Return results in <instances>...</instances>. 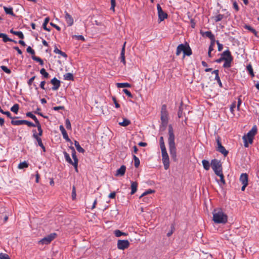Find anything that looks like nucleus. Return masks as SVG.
Instances as JSON below:
<instances>
[{
	"mask_svg": "<svg viewBox=\"0 0 259 259\" xmlns=\"http://www.w3.org/2000/svg\"><path fill=\"white\" fill-rule=\"evenodd\" d=\"M175 135L172 127L171 125L168 126V143L169 147V151L171 158L174 161H177V149L175 142Z\"/></svg>",
	"mask_w": 259,
	"mask_h": 259,
	"instance_id": "f257e3e1",
	"label": "nucleus"
},
{
	"mask_svg": "<svg viewBox=\"0 0 259 259\" xmlns=\"http://www.w3.org/2000/svg\"><path fill=\"white\" fill-rule=\"evenodd\" d=\"M221 57L214 61L215 62L220 63L223 61L225 62L223 64V67L228 68L231 66V63L233 61V58L231 55L230 51L228 49L221 54Z\"/></svg>",
	"mask_w": 259,
	"mask_h": 259,
	"instance_id": "f03ea898",
	"label": "nucleus"
},
{
	"mask_svg": "<svg viewBox=\"0 0 259 259\" xmlns=\"http://www.w3.org/2000/svg\"><path fill=\"white\" fill-rule=\"evenodd\" d=\"M213 221L217 224H225L228 220V216L221 208L214 209L213 212Z\"/></svg>",
	"mask_w": 259,
	"mask_h": 259,
	"instance_id": "7ed1b4c3",
	"label": "nucleus"
},
{
	"mask_svg": "<svg viewBox=\"0 0 259 259\" xmlns=\"http://www.w3.org/2000/svg\"><path fill=\"white\" fill-rule=\"evenodd\" d=\"M182 52H183V57H185V56H190L192 54L191 49L187 42L180 44L177 47L176 55L179 56Z\"/></svg>",
	"mask_w": 259,
	"mask_h": 259,
	"instance_id": "20e7f679",
	"label": "nucleus"
},
{
	"mask_svg": "<svg viewBox=\"0 0 259 259\" xmlns=\"http://www.w3.org/2000/svg\"><path fill=\"white\" fill-rule=\"evenodd\" d=\"M160 119L161 124L163 126H166L168 121V114L167 110V107L165 104H163L161 106L160 111Z\"/></svg>",
	"mask_w": 259,
	"mask_h": 259,
	"instance_id": "39448f33",
	"label": "nucleus"
},
{
	"mask_svg": "<svg viewBox=\"0 0 259 259\" xmlns=\"http://www.w3.org/2000/svg\"><path fill=\"white\" fill-rule=\"evenodd\" d=\"M210 164L215 175L219 172L223 171L222 163L220 160L217 159H213L211 160Z\"/></svg>",
	"mask_w": 259,
	"mask_h": 259,
	"instance_id": "423d86ee",
	"label": "nucleus"
},
{
	"mask_svg": "<svg viewBox=\"0 0 259 259\" xmlns=\"http://www.w3.org/2000/svg\"><path fill=\"white\" fill-rule=\"evenodd\" d=\"M161 155L164 168L167 170L169 167V158L166 149L161 150Z\"/></svg>",
	"mask_w": 259,
	"mask_h": 259,
	"instance_id": "0eeeda50",
	"label": "nucleus"
},
{
	"mask_svg": "<svg viewBox=\"0 0 259 259\" xmlns=\"http://www.w3.org/2000/svg\"><path fill=\"white\" fill-rule=\"evenodd\" d=\"M57 236V234L55 233H51L46 237H44L40 241H39V244H49Z\"/></svg>",
	"mask_w": 259,
	"mask_h": 259,
	"instance_id": "6e6552de",
	"label": "nucleus"
},
{
	"mask_svg": "<svg viewBox=\"0 0 259 259\" xmlns=\"http://www.w3.org/2000/svg\"><path fill=\"white\" fill-rule=\"evenodd\" d=\"M157 9L158 12V19L160 22L167 18V14L162 10L159 4L157 5Z\"/></svg>",
	"mask_w": 259,
	"mask_h": 259,
	"instance_id": "1a4fd4ad",
	"label": "nucleus"
},
{
	"mask_svg": "<svg viewBox=\"0 0 259 259\" xmlns=\"http://www.w3.org/2000/svg\"><path fill=\"white\" fill-rule=\"evenodd\" d=\"M130 246V242L127 240H119L117 242V248L119 249L124 250Z\"/></svg>",
	"mask_w": 259,
	"mask_h": 259,
	"instance_id": "9d476101",
	"label": "nucleus"
},
{
	"mask_svg": "<svg viewBox=\"0 0 259 259\" xmlns=\"http://www.w3.org/2000/svg\"><path fill=\"white\" fill-rule=\"evenodd\" d=\"M253 138H254L252 137V136H251L248 134H247L246 135H244L242 137L244 142V147H248V144H252L253 142Z\"/></svg>",
	"mask_w": 259,
	"mask_h": 259,
	"instance_id": "9b49d317",
	"label": "nucleus"
},
{
	"mask_svg": "<svg viewBox=\"0 0 259 259\" xmlns=\"http://www.w3.org/2000/svg\"><path fill=\"white\" fill-rule=\"evenodd\" d=\"M230 13L227 12L225 14H218L216 16L213 17V19L215 22H218L222 20L224 18H227L230 16Z\"/></svg>",
	"mask_w": 259,
	"mask_h": 259,
	"instance_id": "f8f14e48",
	"label": "nucleus"
},
{
	"mask_svg": "<svg viewBox=\"0 0 259 259\" xmlns=\"http://www.w3.org/2000/svg\"><path fill=\"white\" fill-rule=\"evenodd\" d=\"M65 19L67 23L68 26H71L73 25L74 20L72 17L68 14L66 11L65 12Z\"/></svg>",
	"mask_w": 259,
	"mask_h": 259,
	"instance_id": "ddd939ff",
	"label": "nucleus"
},
{
	"mask_svg": "<svg viewBox=\"0 0 259 259\" xmlns=\"http://www.w3.org/2000/svg\"><path fill=\"white\" fill-rule=\"evenodd\" d=\"M51 83L54 85L52 87V90L54 91L57 90L60 87V81L56 77L53 78L51 80Z\"/></svg>",
	"mask_w": 259,
	"mask_h": 259,
	"instance_id": "4468645a",
	"label": "nucleus"
},
{
	"mask_svg": "<svg viewBox=\"0 0 259 259\" xmlns=\"http://www.w3.org/2000/svg\"><path fill=\"white\" fill-rule=\"evenodd\" d=\"M239 181L242 184H248V178L247 174L246 173L242 174L240 176Z\"/></svg>",
	"mask_w": 259,
	"mask_h": 259,
	"instance_id": "2eb2a0df",
	"label": "nucleus"
},
{
	"mask_svg": "<svg viewBox=\"0 0 259 259\" xmlns=\"http://www.w3.org/2000/svg\"><path fill=\"white\" fill-rule=\"evenodd\" d=\"M125 44L126 42H124L121 51L120 53V61L122 62L124 65H125L126 61L125 59Z\"/></svg>",
	"mask_w": 259,
	"mask_h": 259,
	"instance_id": "dca6fc26",
	"label": "nucleus"
},
{
	"mask_svg": "<svg viewBox=\"0 0 259 259\" xmlns=\"http://www.w3.org/2000/svg\"><path fill=\"white\" fill-rule=\"evenodd\" d=\"M59 129L63 135V138L65 139L66 140V141L67 142H71V140L69 139V138L68 136V134H67L66 130H65L64 126L62 125H60L59 126Z\"/></svg>",
	"mask_w": 259,
	"mask_h": 259,
	"instance_id": "f3484780",
	"label": "nucleus"
},
{
	"mask_svg": "<svg viewBox=\"0 0 259 259\" xmlns=\"http://www.w3.org/2000/svg\"><path fill=\"white\" fill-rule=\"evenodd\" d=\"M219 70H214L212 72V74H215V78L214 79L217 81L219 87L220 88H223V84L222 83L221 80L220 79V76L219 75Z\"/></svg>",
	"mask_w": 259,
	"mask_h": 259,
	"instance_id": "a211bd4d",
	"label": "nucleus"
},
{
	"mask_svg": "<svg viewBox=\"0 0 259 259\" xmlns=\"http://www.w3.org/2000/svg\"><path fill=\"white\" fill-rule=\"evenodd\" d=\"M126 170V166L125 165H122L116 171V176H122L124 175Z\"/></svg>",
	"mask_w": 259,
	"mask_h": 259,
	"instance_id": "6ab92c4d",
	"label": "nucleus"
},
{
	"mask_svg": "<svg viewBox=\"0 0 259 259\" xmlns=\"http://www.w3.org/2000/svg\"><path fill=\"white\" fill-rule=\"evenodd\" d=\"M131 194H134L137 191L138 183L137 182L131 181Z\"/></svg>",
	"mask_w": 259,
	"mask_h": 259,
	"instance_id": "aec40b11",
	"label": "nucleus"
},
{
	"mask_svg": "<svg viewBox=\"0 0 259 259\" xmlns=\"http://www.w3.org/2000/svg\"><path fill=\"white\" fill-rule=\"evenodd\" d=\"M200 33L203 36L205 35L207 37L209 38L210 40L215 39L214 35L210 31H205V32H202L201 31Z\"/></svg>",
	"mask_w": 259,
	"mask_h": 259,
	"instance_id": "412c9836",
	"label": "nucleus"
},
{
	"mask_svg": "<svg viewBox=\"0 0 259 259\" xmlns=\"http://www.w3.org/2000/svg\"><path fill=\"white\" fill-rule=\"evenodd\" d=\"M10 32L19 37V38L21 39H23L24 38V34H23L22 32L21 31H14L13 29H11Z\"/></svg>",
	"mask_w": 259,
	"mask_h": 259,
	"instance_id": "4be33fe9",
	"label": "nucleus"
},
{
	"mask_svg": "<svg viewBox=\"0 0 259 259\" xmlns=\"http://www.w3.org/2000/svg\"><path fill=\"white\" fill-rule=\"evenodd\" d=\"M70 148L72 150L71 155H72V158L73 159V162H78V159L76 155V152H75V149L72 146H70Z\"/></svg>",
	"mask_w": 259,
	"mask_h": 259,
	"instance_id": "5701e85b",
	"label": "nucleus"
},
{
	"mask_svg": "<svg viewBox=\"0 0 259 259\" xmlns=\"http://www.w3.org/2000/svg\"><path fill=\"white\" fill-rule=\"evenodd\" d=\"M26 115L27 117H29L31 118H32L35 122L36 124L39 123L38 120L36 118V117L33 115L31 112H28L26 113Z\"/></svg>",
	"mask_w": 259,
	"mask_h": 259,
	"instance_id": "b1692460",
	"label": "nucleus"
},
{
	"mask_svg": "<svg viewBox=\"0 0 259 259\" xmlns=\"http://www.w3.org/2000/svg\"><path fill=\"white\" fill-rule=\"evenodd\" d=\"M217 150L219 152L221 153L224 155V156H226L228 154V151L225 149V148L222 146L219 148H217Z\"/></svg>",
	"mask_w": 259,
	"mask_h": 259,
	"instance_id": "393cba45",
	"label": "nucleus"
},
{
	"mask_svg": "<svg viewBox=\"0 0 259 259\" xmlns=\"http://www.w3.org/2000/svg\"><path fill=\"white\" fill-rule=\"evenodd\" d=\"M63 154L64 155L65 160L69 164H70L71 165L73 164V161L71 159V158L69 156V154L68 153H67L66 151H64Z\"/></svg>",
	"mask_w": 259,
	"mask_h": 259,
	"instance_id": "a878e982",
	"label": "nucleus"
},
{
	"mask_svg": "<svg viewBox=\"0 0 259 259\" xmlns=\"http://www.w3.org/2000/svg\"><path fill=\"white\" fill-rule=\"evenodd\" d=\"M116 86L118 88H131V84L127 82H123V83H117Z\"/></svg>",
	"mask_w": 259,
	"mask_h": 259,
	"instance_id": "bb28decb",
	"label": "nucleus"
},
{
	"mask_svg": "<svg viewBox=\"0 0 259 259\" xmlns=\"http://www.w3.org/2000/svg\"><path fill=\"white\" fill-rule=\"evenodd\" d=\"M74 145L78 152L82 153L84 152V150L80 146L78 142L75 141Z\"/></svg>",
	"mask_w": 259,
	"mask_h": 259,
	"instance_id": "cd10ccee",
	"label": "nucleus"
},
{
	"mask_svg": "<svg viewBox=\"0 0 259 259\" xmlns=\"http://www.w3.org/2000/svg\"><path fill=\"white\" fill-rule=\"evenodd\" d=\"M0 38H3V40L4 42H6L9 41H13V39L9 38L7 35L5 33H0Z\"/></svg>",
	"mask_w": 259,
	"mask_h": 259,
	"instance_id": "c85d7f7f",
	"label": "nucleus"
},
{
	"mask_svg": "<svg viewBox=\"0 0 259 259\" xmlns=\"http://www.w3.org/2000/svg\"><path fill=\"white\" fill-rule=\"evenodd\" d=\"M4 9L5 10V13L7 14H9L12 16H15V14L13 12V8L12 7L8 8L6 7H4Z\"/></svg>",
	"mask_w": 259,
	"mask_h": 259,
	"instance_id": "c756f323",
	"label": "nucleus"
},
{
	"mask_svg": "<svg viewBox=\"0 0 259 259\" xmlns=\"http://www.w3.org/2000/svg\"><path fill=\"white\" fill-rule=\"evenodd\" d=\"M54 52V53H55L56 54H60V55H61L62 57H63L64 58H67V55L65 53H64V52H62V51L60 50L59 49H58L56 46H55V47Z\"/></svg>",
	"mask_w": 259,
	"mask_h": 259,
	"instance_id": "7c9ffc66",
	"label": "nucleus"
},
{
	"mask_svg": "<svg viewBox=\"0 0 259 259\" xmlns=\"http://www.w3.org/2000/svg\"><path fill=\"white\" fill-rule=\"evenodd\" d=\"M256 133L257 127L255 125H254L252 127L251 130L248 132L247 134L252 136V137L254 138V136L256 135Z\"/></svg>",
	"mask_w": 259,
	"mask_h": 259,
	"instance_id": "2f4dec72",
	"label": "nucleus"
},
{
	"mask_svg": "<svg viewBox=\"0 0 259 259\" xmlns=\"http://www.w3.org/2000/svg\"><path fill=\"white\" fill-rule=\"evenodd\" d=\"M202 165L203 166V168L206 170H208L210 168V163L207 160H203L202 161Z\"/></svg>",
	"mask_w": 259,
	"mask_h": 259,
	"instance_id": "473e14b6",
	"label": "nucleus"
},
{
	"mask_svg": "<svg viewBox=\"0 0 259 259\" xmlns=\"http://www.w3.org/2000/svg\"><path fill=\"white\" fill-rule=\"evenodd\" d=\"M131 121L126 118H123L122 122H119V124L122 126H127L131 124Z\"/></svg>",
	"mask_w": 259,
	"mask_h": 259,
	"instance_id": "72a5a7b5",
	"label": "nucleus"
},
{
	"mask_svg": "<svg viewBox=\"0 0 259 259\" xmlns=\"http://www.w3.org/2000/svg\"><path fill=\"white\" fill-rule=\"evenodd\" d=\"M64 78L65 80H73L74 77L72 73H67L64 75Z\"/></svg>",
	"mask_w": 259,
	"mask_h": 259,
	"instance_id": "f704fd0d",
	"label": "nucleus"
},
{
	"mask_svg": "<svg viewBox=\"0 0 259 259\" xmlns=\"http://www.w3.org/2000/svg\"><path fill=\"white\" fill-rule=\"evenodd\" d=\"M114 235L117 237H119L122 235L126 236L127 235V233L122 232L119 230H116L114 232Z\"/></svg>",
	"mask_w": 259,
	"mask_h": 259,
	"instance_id": "c9c22d12",
	"label": "nucleus"
},
{
	"mask_svg": "<svg viewBox=\"0 0 259 259\" xmlns=\"http://www.w3.org/2000/svg\"><path fill=\"white\" fill-rule=\"evenodd\" d=\"M49 20H50V18L49 17H47L45 18V21L44 22V23L42 24V27H43V28L46 30V31H50V28H48L47 27V25L48 24V23H49Z\"/></svg>",
	"mask_w": 259,
	"mask_h": 259,
	"instance_id": "e433bc0d",
	"label": "nucleus"
},
{
	"mask_svg": "<svg viewBox=\"0 0 259 259\" xmlns=\"http://www.w3.org/2000/svg\"><path fill=\"white\" fill-rule=\"evenodd\" d=\"M244 28L252 32L255 36H257V31L254 29H253L251 26L245 25Z\"/></svg>",
	"mask_w": 259,
	"mask_h": 259,
	"instance_id": "4c0bfd02",
	"label": "nucleus"
},
{
	"mask_svg": "<svg viewBox=\"0 0 259 259\" xmlns=\"http://www.w3.org/2000/svg\"><path fill=\"white\" fill-rule=\"evenodd\" d=\"M216 175L220 177V182L222 184L225 185L226 183L224 179V176L223 173V171L219 172V173L216 174Z\"/></svg>",
	"mask_w": 259,
	"mask_h": 259,
	"instance_id": "58836bf2",
	"label": "nucleus"
},
{
	"mask_svg": "<svg viewBox=\"0 0 259 259\" xmlns=\"http://www.w3.org/2000/svg\"><path fill=\"white\" fill-rule=\"evenodd\" d=\"M40 73L45 78H48L50 77L49 74L46 71L45 68L41 69Z\"/></svg>",
	"mask_w": 259,
	"mask_h": 259,
	"instance_id": "ea45409f",
	"label": "nucleus"
},
{
	"mask_svg": "<svg viewBox=\"0 0 259 259\" xmlns=\"http://www.w3.org/2000/svg\"><path fill=\"white\" fill-rule=\"evenodd\" d=\"M28 163L24 161L22 162H21L19 164L18 166V168H19V169H23L24 168H27L28 167Z\"/></svg>",
	"mask_w": 259,
	"mask_h": 259,
	"instance_id": "a19ab883",
	"label": "nucleus"
},
{
	"mask_svg": "<svg viewBox=\"0 0 259 259\" xmlns=\"http://www.w3.org/2000/svg\"><path fill=\"white\" fill-rule=\"evenodd\" d=\"M36 127H37L38 133H37V136L40 137L42 135L43 131L41 128V124L39 123L36 124Z\"/></svg>",
	"mask_w": 259,
	"mask_h": 259,
	"instance_id": "79ce46f5",
	"label": "nucleus"
},
{
	"mask_svg": "<svg viewBox=\"0 0 259 259\" xmlns=\"http://www.w3.org/2000/svg\"><path fill=\"white\" fill-rule=\"evenodd\" d=\"M11 124L14 125H19L24 124V120H12Z\"/></svg>",
	"mask_w": 259,
	"mask_h": 259,
	"instance_id": "37998d69",
	"label": "nucleus"
},
{
	"mask_svg": "<svg viewBox=\"0 0 259 259\" xmlns=\"http://www.w3.org/2000/svg\"><path fill=\"white\" fill-rule=\"evenodd\" d=\"M183 103L181 102V105L179 108V111L178 112V116L179 118H181L183 116Z\"/></svg>",
	"mask_w": 259,
	"mask_h": 259,
	"instance_id": "c03bdc74",
	"label": "nucleus"
},
{
	"mask_svg": "<svg viewBox=\"0 0 259 259\" xmlns=\"http://www.w3.org/2000/svg\"><path fill=\"white\" fill-rule=\"evenodd\" d=\"M19 108V105L18 104H15L11 108V111L17 114L18 112Z\"/></svg>",
	"mask_w": 259,
	"mask_h": 259,
	"instance_id": "a18cd8bd",
	"label": "nucleus"
},
{
	"mask_svg": "<svg viewBox=\"0 0 259 259\" xmlns=\"http://www.w3.org/2000/svg\"><path fill=\"white\" fill-rule=\"evenodd\" d=\"M133 159H134V165H135V166L137 168L139 167V165H140V160L139 159L138 157H137L136 155H133Z\"/></svg>",
	"mask_w": 259,
	"mask_h": 259,
	"instance_id": "49530a36",
	"label": "nucleus"
},
{
	"mask_svg": "<svg viewBox=\"0 0 259 259\" xmlns=\"http://www.w3.org/2000/svg\"><path fill=\"white\" fill-rule=\"evenodd\" d=\"M159 143L161 150L166 149L164 139L163 137H161L159 139Z\"/></svg>",
	"mask_w": 259,
	"mask_h": 259,
	"instance_id": "de8ad7c7",
	"label": "nucleus"
},
{
	"mask_svg": "<svg viewBox=\"0 0 259 259\" xmlns=\"http://www.w3.org/2000/svg\"><path fill=\"white\" fill-rule=\"evenodd\" d=\"M32 58L33 60H35L38 62L39 63V64L40 65H44V61L43 60L39 57L35 56H32Z\"/></svg>",
	"mask_w": 259,
	"mask_h": 259,
	"instance_id": "09e8293b",
	"label": "nucleus"
},
{
	"mask_svg": "<svg viewBox=\"0 0 259 259\" xmlns=\"http://www.w3.org/2000/svg\"><path fill=\"white\" fill-rule=\"evenodd\" d=\"M155 192V191L153 190H151V189H148V190L146 191L145 192H144L140 196V198L143 197V196L146 195H148V194H152V193H154Z\"/></svg>",
	"mask_w": 259,
	"mask_h": 259,
	"instance_id": "8fccbe9b",
	"label": "nucleus"
},
{
	"mask_svg": "<svg viewBox=\"0 0 259 259\" xmlns=\"http://www.w3.org/2000/svg\"><path fill=\"white\" fill-rule=\"evenodd\" d=\"M41 109L40 108H37V109L34 111V113L36 114L39 115L40 116L43 117L45 118H48L47 116H45L42 114V113L40 112Z\"/></svg>",
	"mask_w": 259,
	"mask_h": 259,
	"instance_id": "3c124183",
	"label": "nucleus"
},
{
	"mask_svg": "<svg viewBox=\"0 0 259 259\" xmlns=\"http://www.w3.org/2000/svg\"><path fill=\"white\" fill-rule=\"evenodd\" d=\"M246 69L251 76H254L253 69L250 64H249L247 66Z\"/></svg>",
	"mask_w": 259,
	"mask_h": 259,
	"instance_id": "603ef678",
	"label": "nucleus"
},
{
	"mask_svg": "<svg viewBox=\"0 0 259 259\" xmlns=\"http://www.w3.org/2000/svg\"><path fill=\"white\" fill-rule=\"evenodd\" d=\"M1 113L2 114H3L6 115L8 117H9V118H10L11 119H14V118H18V117H13L11 116V113L9 111H4L3 110Z\"/></svg>",
	"mask_w": 259,
	"mask_h": 259,
	"instance_id": "864d4df0",
	"label": "nucleus"
},
{
	"mask_svg": "<svg viewBox=\"0 0 259 259\" xmlns=\"http://www.w3.org/2000/svg\"><path fill=\"white\" fill-rule=\"evenodd\" d=\"M210 44L209 46L208 50L209 51H213V47L214 46V44L216 42L217 40H215V39H213L212 40H210Z\"/></svg>",
	"mask_w": 259,
	"mask_h": 259,
	"instance_id": "5fc2aeb1",
	"label": "nucleus"
},
{
	"mask_svg": "<svg viewBox=\"0 0 259 259\" xmlns=\"http://www.w3.org/2000/svg\"><path fill=\"white\" fill-rule=\"evenodd\" d=\"M24 124L28 125L29 127H36V124H34L32 122L26 120H24Z\"/></svg>",
	"mask_w": 259,
	"mask_h": 259,
	"instance_id": "6e6d98bb",
	"label": "nucleus"
},
{
	"mask_svg": "<svg viewBox=\"0 0 259 259\" xmlns=\"http://www.w3.org/2000/svg\"><path fill=\"white\" fill-rule=\"evenodd\" d=\"M1 68L4 72L10 74L11 73V70L5 66H1Z\"/></svg>",
	"mask_w": 259,
	"mask_h": 259,
	"instance_id": "4d7b16f0",
	"label": "nucleus"
},
{
	"mask_svg": "<svg viewBox=\"0 0 259 259\" xmlns=\"http://www.w3.org/2000/svg\"><path fill=\"white\" fill-rule=\"evenodd\" d=\"M116 6V1L115 0H111V8L110 10L115 11V7Z\"/></svg>",
	"mask_w": 259,
	"mask_h": 259,
	"instance_id": "13d9d810",
	"label": "nucleus"
},
{
	"mask_svg": "<svg viewBox=\"0 0 259 259\" xmlns=\"http://www.w3.org/2000/svg\"><path fill=\"white\" fill-rule=\"evenodd\" d=\"M65 125H66V127L67 129H68V130L71 129V123L70 122V120L68 119H66L65 120Z\"/></svg>",
	"mask_w": 259,
	"mask_h": 259,
	"instance_id": "bf43d9fd",
	"label": "nucleus"
},
{
	"mask_svg": "<svg viewBox=\"0 0 259 259\" xmlns=\"http://www.w3.org/2000/svg\"><path fill=\"white\" fill-rule=\"evenodd\" d=\"M71 196H72V200H74L76 199V190H75V187L74 186H73V188H72Z\"/></svg>",
	"mask_w": 259,
	"mask_h": 259,
	"instance_id": "052dcab7",
	"label": "nucleus"
},
{
	"mask_svg": "<svg viewBox=\"0 0 259 259\" xmlns=\"http://www.w3.org/2000/svg\"><path fill=\"white\" fill-rule=\"evenodd\" d=\"M0 259H10L9 256L6 254L4 253H0Z\"/></svg>",
	"mask_w": 259,
	"mask_h": 259,
	"instance_id": "680f3d73",
	"label": "nucleus"
},
{
	"mask_svg": "<svg viewBox=\"0 0 259 259\" xmlns=\"http://www.w3.org/2000/svg\"><path fill=\"white\" fill-rule=\"evenodd\" d=\"M34 139L37 141V143H38V145L39 146H41L42 144V141H41V139L40 138V137H39L38 136H37L36 135H34Z\"/></svg>",
	"mask_w": 259,
	"mask_h": 259,
	"instance_id": "e2e57ef3",
	"label": "nucleus"
},
{
	"mask_svg": "<svg viewBox=\"0 0 259 259\" xmlns=\"http://www.w3.org/2000/svg\"><path fill=\"white\" fill-rule=\"evenodd\" d=\"M122 92L125 94H126L128 97L130 98H133V95L132 94H131V93L128 91L127 90V89H123L122 90Z\"/></svg>",
	"mask_w": 259,
	"mask_h": 259,
	"instance_id": "0e129e2a",
	"label": "nucleus"
},
{
	"mask_svg": "<svg viewBox=\"0 0 259 259\" xmlns=\"http://www.w3.org/2000/svg\"><path fill=\"white\" fill-rule=\"evenodd\" d=\"M112 99L115 104V106L116 108H119L120 107V105L117 103L116 99L115 97H112Z\"/></svg>",
	"mask_w": 259,
	"mask_h": 259,
	"instance_id": "69168bd1",
	"label": "nucleus"
},
{
	"mask_svg": "<svg viewBox=\"0 0 259 259\" xmlns=\"http://www.w3.org/2000/svg\"><path fill=\"white\" fill-rule=\"evenodd\" d=\"M216 141H217V146H218L217 148H219L220 147H222L223 146L222 145L220 137L218 136V137L216 139Z\"/></svg>",
	"mask_w": 259,
	"mask_h": 259,
	"instance_id": "338daca9",
	"label": "nucleus"
},
{
	"mask_svg": "<svg viewBox=\"0 0 259 259\" xmlns=\"http://www.w3.org/2000/svg\"><path fill=\"white\" fill-rule=\"evenodd\" d=\"M26 51L28 53L31 54L33 56H34L35 51L30 46L27 48Z\"/></svg>",
	"mask_w": 259,
	"mask_h": 259,
	"instance_id": "774afa93",
	"label": "nucleus"
}]
</instances>
